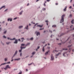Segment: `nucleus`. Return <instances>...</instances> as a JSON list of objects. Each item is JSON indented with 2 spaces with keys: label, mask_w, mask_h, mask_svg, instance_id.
I'll return each instance as SVG.
<instances>
[{
  "label": "nucleus",
  "mask_w": 74,
  "mask_h": 74,
  "mask_svg": "<svg viewBox=\"0 0 74 74\" xmlns=\"http://www.w3.org/2000/svg\"><path fill=\"white\" fill-rule=\"evenodd\" d=\"M21 49L19 50V52H21L22 51V46L21 47Z\"/></svg>",
  "instance_id": "ddd939ff"
},
{
  "label": "nucleus",
  "mask_w": 74,
  "mask_h": 74,
  "mask_svg": "<svg viewBox=\"0 0 74 74\" xmlns=\"http://www.w3.org/2000/svg\"><path fill=\"white\" fill-rule=\"evenodd\" d=\"M44 29V28H40V30H43Z\"/></svg>",
  "instance_id": "58836bf2"
},
{
  "label": "nucleus",
  "mask_w": 74,
  "mask_h": 74,
  "mask_svg": "<svg viewBox=\"0 0 74 74\" xmlns=\"http://www.w3.org/2000/svg\"><path fill=\"white\" fill-rule=\"evenodd\" d=\"M21 40H25V39L23 38H21Z\"/></svg>",
  "instance_id": "4c0bfd02"
},
{
  "label": "nucleus",
  "mask_w": 74,
  "mask_h": 74,
  "mask_svg": "<svg viewBox=\"0 0 74 74\" xmlns=\"http://www.w3.org/2000/svg\"><path fill=\"white\" fill-rule=\"evenodd\" d=\"M20 59H21L20 58H18V59H14V60H20Z\"/></svg>",
  "instance_id": "a878e982"
},
{
  "label": "nucleus",
  "mask_w": 74,
  "mask_h": 74,
  "mask_svg": "<svg viewBox=\"0 0 74 74\" xmlns=\"http://www.w3.org/2000/svg\"><path fill=\"white\" fill-rule=\"evenodd\" d=\"M29 5V3H28V4H27V6H28V5Z\"/></svg>",
  "instance_id": "338daca9"
},
{
  "label": "nucleus",
  "mask_w": 74,
  "mask_h": 74,
  "mask_svg": "<svg viewBox=\"0 0 74 74\" xmlns=\"http://www.w3.org/2000/svg\"><path fill=\"white\" fill-rule=\"evenodd\" d=\"M54 51H55V52H58V51H57L56 50H55Z\"/></svg>",
  "instance_id": "6e6d98bb"
},
{
  "label": "nucleus",
  "mask_w": 74,
  "mask_h": 74,
  "mask_svg": "<svg viewBox=\"0 0 74 74\" xmlns=\"http://www.w3.org/2000/svg\"><path fill=\"white\" fill-rule=\"evenodd\" d=\"M5 6H2V7H1V8H0V10H1V9H2V8H4V7H5Z\"/></svg>",
  "instance_id": "393cba45"
},
{
  "label": "nucleus",
  "mask_w": 74,
  "mask_h": 74,
  "mask_svg": "<svg viewBox=\"0 0 74 74\" xmlns=\"http://www.w3.org/2000/svg\"><path fill=\"white\" fill-rule=\"evenodd\" d=\"M23 12V11H21V12L19 13V14L20 15L22 14V13Z\"/></svg>",
  "instance_id": "4be33fe9"
},
{
  "label": "nucleus",
  "mask_w": 74,
  "mask_h": 74,
  "mask_svg": "<svg viewBox=\"0 0 74 74\" xmlns=\"http://www.w3.org/2000/svg\"><path fill=\"white\" fill-rule=\"evenodd\" d=\"M49 31L50 32H51V33H52V31H51V30H49Z\"/></svg>",
  "instance_id": "603ef678"
},
{
  "label": "nucleus",
  "mask_w": 74,
  "mask_h": 74,
  "mask_svg": "<svg viewBox=\"0 0 74 74\" xmlns=\"http://www.w3.org/2000/svg\"><path fill=\"white\" fill-rule=\"evenodd\" d=\"M45 22L47 23V25H48V21L47 20Z\"/></svg>",
  "instance_id": "6ab92c4d"
},
{
  "label": "nucleus",
  "mask_w": 74,
  "mask_h": 74,
  "mask_svg": "<svg viewBox=\"0 0 74 74\" xmlns=\"http://www.w3.org/2000/svg\"><path fill=\"white\" fill-rule=\"evenodd\" d=\"M30 40H33V38H32L30 39Z\"/></svg>",
  "instance_id": "72a5a7b5"
},
{
  "label": "nucleus",
  "mask_w": 74,
  "mask_h": 74,
  "mask_svg": "<svg viewBox=\"0 0 74 74\" xmlns=\"http://www.w3.org/2000/svg\"><path fill=\"white\" fill-rule=\"evenodd\" d=\"M56 5H58V3H56Z\"/></svg>",
  "instance_id": "13d9d810"
},
{
  "label": "nucleus",
  "mask_w": 74,
  "mask_h": 74,
  "mask_svg": "<svg viewBox=\"0 0 74 74\" xmlns=\"http://www.w3.org/2000/svg\"><path fill=\"white\" fill-rule=\"evenodd\" d=\"M63 50H67V49H66V48H64L63 49Z\"/></svg>",
  "instance_id": "c85d7f7f"
},
{
  "label": "nucleus",
  "mask_w": 74,
  "mask_h": 74,
  "mask_svg": "<svg viewBox=\"0 0 74 74\" xmlns=\"http://www.w3.org/2000/svg\"><path fill=\"white\" fill-rule=\"evenodd\" d=\"M63 21H64V19H62L61 20V21L60 22V23H62V22H63Z\"/></svg>",
  "instance_id": "f8f14e48"
},
{
  "label": "nucleus",
  "mask_w": 74,
  "mask_h": 74,
  "mask_svg": "<svg viewBox=\"0 0 74 74\" xmlns=\"http://www.w3.org/2000/svg\"><path fill=\"white\" fill-rule=\"evenodd\" d=\"M22 49H23V48H26V47H22Z\"/></svg>",
  "instance_id": "a19ab883"
},
{
  "label": "nucleus",
  "mask_w": 74,
  "mask_h": 74,
  "mask_svg": "<svg viewBox=\"0 0 74 74\" xmlns=\"http://www.w3.org/2000/svg\"><path fill=\"white\" fill-rule=\"evenodd\" d=\"M10 40H15V38H13L12 39H10Z\"/></svg>",
  "instance_id": "2f4dec72"
},
{
  "label": "nucleus",
  "mask_w": 74,
  "mask_h": 74,
  "mask_svg": "<svg viewBox=\"0 0 74 74\" xmlns=\"http://www.w3.org/2000/svg\"><path fill=\"white\" fill-rule=\"evenodd\" d=\"M18 43V40H16L14 42V44H17Z\"/></svg>",
  "instance_id": "1a4fd4ad"
},
{
  "label": "nucleus",
  "mask_w": 74,
  "mask_h": 74,
  "mask_svg": "<svg viewBox=\"0 0 74 74\" xmlns=\"http://www.w3.org/2000/svg\"><path fill=\"white\" fill-rule=\"evenodd\" d=\"M60 54H61V53H58V54H56V55L55 56V58H58V56Z\"/></svg>",
  "instance_id": "39448f33"
},
{
  "label": "nucleus",
  "mask_w": 74,
  "mask_h": 74,
  "mask_svg": "<svg viewBox=\"0 0 74 74\" xmlns=\"http://www.w3.org/2000/svg\"><path fill=\"white\" fill-rule=\"evenodd\" d=\"M10 42H6L7 44H10Z\"/></svg>",
  "instance_id": "c9c22d12"
},
{
  "label": "nucleus",
  "mask_w": 74,
  "mask_h": 74,
  "mask_svg": "<svg viewBox=\"0 0 74 74\" xmlns=\"http://www.w3.org/2000/svg\"><path fill=\"white\" fill-rule=\"evenodd\" d=\"M18 74H22V72H21L19 73Z\"/></svg>",
  "instance_id": "de8ad7c7"
},
{
  "label": "nucleus",
  "mask_w": 74,
  "mask_h": 74,
  "mask_svg": "<svg viewBox=\"0 0 74 74\" xmlns=\"http://www.w3.org/2000/svg\"><path fill=\"white\" fill-rule=\"evenodd\" d=\"M7 58H5V61H7Z\"/></svg>",
  "instance_id": "473e14b6"
},
{
  "label": "nucleus",
  "mask_w": 74,
  "mask_h": 74,
  "mask_svg": "<svg viewBox=\"0 0 74 74\" xmlns=\"http://www.w3.org/2000/svg\"><path fill=\"white\" fill-rule=\"evenodd\" d=\"M32 23H33V24H35V23H33V22H32Z\"/></svg>",
  "instance_id": "864d4df0"
},
{
  "label": "nucleus",
  "mask_w": 74,
  "mask_h": 74,
  "mask_svg": "<svg viewBox=\"0 0 74 74\" xmlns=\"http://www.w3.org/2000/svg\"><path fill=\"white\" fill-rule=\"evenodd\" d=\"M30 43H28L25 46H26V47H27V45H30Z\"/></svg>",
  "instance_id": "aec40b11"
},
{
  "label": "nucleus",
  "mask_w": 74,
  "mask_h": 74,
  "mask_svg": "<svg viewBox=\"0 0 74 74\" xmlns=\"http://www.w3.org/2000/svg\"><path fill=\"white\" fill-rule=\"evenodd\" d=\"M17 18H18V17H16L14 18V19H17Z\"/></svg>",
  "instance_id": "8fccbe9b"
},
{
  "label": "nucleus",
  "mask_w": 74,
  "mask_h": 74,
  "mask_svg": "<svg viewBox=\"0 0 74 74\" xmlns=\"http://www.w3.org/2000/svg\"><path fill=\"white\" fill-rule=\"evenodd\" d=\"M67 53V52H65V53H64L63 54V56H64V55H65V53Z\"/></svg>",
  "instance_id": "bb28decb"
},
{
  "label": "nucleus",
  "mask_w": 74,
  "mask_h": 74,
  "mask_svg": "<svg viewBox=\"0 0 74 74\" xmlns=\"http://www.w3.org/2000/svg\"><path fill=\"white\" fill-rule=\"evenodd\" d=\"M18 41H21V39H19L18 40Z\"/></svg>",
  "instance_id": "052dcab7"
},
{
  "label": "nucleus",
  "mask_w": 74,
  "mask_h": 74,
  "mask_svg": "<svg viewBox=\"0 0 74 74\" xmlns=\"http://www.w3.org/2000/svg\"><path fill=\"white\" fill-rule=\"evenodd\" d=\"M64 33H62L61 34V35L59 36V35H58V37H61V36H63V35H64Z\"/></svg>",
  "instance_id": "dca6fc26"
},
{
  "label": "nucleus",
  "mask_w": 74,
  "mask_h": 74,
  "mask_svg": "<svg viewBox=\"0 0 74 74\" xmlns=\"http://www.w3.org/2000/svg\"><path fill=\"white\" fill-rule=\"evenodd\" d=\"M47 44H46L44 46V47H43V49H42V51H43V52H44V50H45V49H44V47H46V46H47Z\"/></svg>",
  "instance_id": "423d86ee"
},
{
  "label": "nucleus",
  "mask_w": 74,
  "mask_h": 74,
  "mask_svg": "<svg viewBox=\"0 0 74 74\" xmlns=\"http://www.w3.org/2000/svg\"><path fill=\"white\" fill-rule=\"evenodd\" d=\"M65 14L63 15L62 16V19H64V17L65 16Z\"/></svg>",
  "instance_id": "9d476101"
},
{
  "label": "nucleus",
  "mask_w": 74,
  "mask_h": 74,
  "mask_svg": "<svg viewBox=\"0 0 74 74\" xmlns=\"http://www.w3.org/2000/svg\"><path fill=\"white\" fill-rule=\"evenodd\" d=\"M32 25L31 24H29V26H31Z\"/></svg>",
  "instance_id": "4d7b16f0"
},
{
  "label": "nucleus",
  "mask_w": 74,
  "mask_h": 74,
  "mask_svg": "<svg viewBox=\"0 0 74 74\" xmlns=\"http://www.w3.org/2000/svg\"><path fill=\"white\" fill-rule=\"evenodd\" d=\"M67 10V7H66L64 9V11H66Z\"/></svg>",
  "instance_id": "f3484780"
},
{
  "label": "nucleus",
  "mask_w": 74,
  "mask_h": 74,
  "mask_svg": "<svg viewBox=\"0 0 74 74\" xmlns=\"http://www.w3.org/2000/svg\"><path fill=\"white\" fill-rule=\"evenodd\" d=\"M1 30V28H0V32Z\"/></svg>",
  "instance_id": "bf43d9fd"
},
{
  "label": "nucleus",
  "mask_w": 74,
  "mask_h": 74,
  "mask_svg": "<svg viewBox=\"0 0 74 74\" xmlns=\"http://www.w3.org/2000/svg\"><path fill=\"white\" fill-rule=\"evenodd\" d=\"M10 62H7V63H3V64H1V65H0V67L2 66V65H4V64H10Z\"/></svg>",
  "instance_id": "f03ea898"
},
{
  "label": "nucleus",
  "mask_w": 74,
  "mask_h": 74,
  "mask_svg": "<svg viewBox=\"0 0 74 74\" xmlns=\"http://www.w3.org/2000/svg\"><path fill=\"white\" fill-rule=\"evenodd\" d=\"M69 8H70V9H71V6H70L69 7Z\"/></svg>",
  "instance_id": "c03bdc74"
},
{
  "label": "nucleus",
  "mask_w": 74,
  "mask_h": 74,
  "mask_svg": "<svg viewBox=\"0 0 74 74\" xmlns=\"http://www.w3.org/2000/svg\"><path fill=\"white\" fill-rule=\"evenodd\" d=\"M3 38H6V37L5 36H3Z\"/></svg>",
  "instance_id": "ea45409f"
},
{
  "label": "nucleus",
  "mask_w": 74,
  "mask_h": 74,
  "mask_svg": "<svg viewBox=\"0 0 74 74\" xmlns=\"http://www.w3.org/2000/svg\"><path fill=\"white\" fill-rule=\"evenodd\" d=\"M39 0H37L36 1V2H37V1H39Z\"/></svg>",
  "instance_id": "680f3d73"
},
{
  "label": "nucleus",
  "mask_w": 74,
  "mask_h": 74,
  "mask_svg": "<svg viewBox=\"0 0 74 74\" xmlns=\"http://www.w3.org/2000/svg\"><path fill=\"white\" fill-rule=\"evenodd\" d=\"M26 70L27 71H28V70L27 69H26Z\"/></svg>",
  "instance_id": "0e129e2a"
},
{
  "label": "nucleus",
  "mask_w": 74,
  "mask_h": 74,
  "mask_svg": "<svg viewBox=\"0 0 74 74\" xmlns=\"http://www.w3.org/2000/svg\"><path fill=\"white\" fill-rule=\"evenodd\" d=\"M45 10H46V9H45V8H44L42 9V10H43V11H45Z\"/></svg>",
  "instance_id": "c756f323"
},
{
  "label": "nucleus",
  "mask_w": 74,
  "mask_h": 74,
  "mask_svg": "<svg viewBox=\"0 0 74 74\" xmlns=\"http://www.w3.org/2000/svg\"><path fill=\"white\" fill-rule=\"evenodd\" d=\"M40 48V47L39 46H38L37 48V49H39Z\"/></svg>",
  "instance_id": "3c124183"
},
{
  "label": "nucleus",
  "mask_w": 74,
  "mask_h": 74,
  "mask_svg": "<svg viewBox=\"0 0 74 74\" xmlns=\"http://www.w3.org/2000/svg\"><path fill=\"white\" fill-rule=\"evenodd\" d=\"M71 46H72V45H70L68 47V48H69V50H70V49H71Z\"/></svg>",
  "instance_id": "0eeeda50"
},
{
  "label": "nucleus",
  "mask_w": 74,
  "mask_h": 74,
  "mask_svg": "<svg viewBox=\"0 0 74 74\" xmlns=\"http://www.w3.org/2000/svg\"><path fill=\"white\" fill-rule=\"evenodd\" d=\"M72 30H74V28H73V29H72Z\"/></svg>",
  "instance_id": "69168bd1"
},
{
  "label": "nucleus",
  "mask_w": 74,
  "mask_h": 74,
  "mask_svg": "<svg viewBox=\"0 0 74 74\" xmlns=\"http://www.w3.org/2000/svg\"><path fill=\"white\" fill-rule=\"evenodd\" d=\"M44 5L45 7V6H46V5H45V3H44Z\"/></svg>",
  "instance_id": "79ce46f5"
},
{
  "label": "nucleus",
  "mask_w": 74,
  "mask_h": 74,
  "mask_svg": "<svg viewBox=\"0 0 74 74\" xmlns=\"http://www.w3.org/2000/svg\"><path fill=\"white\" fill-rule=\"evenodd\" d=\"M18 52V51H16L14 55L12 57V58H14V56H15V55H16L17 54V53Z\"/></svg>",
  "instance_id": "7ed1b4c3"
},
{
  "label": "nucleus",
  "mask_w": 74,
  "mask_h": 74,
  "mask_svg": "<svg viewBox=\"0 0 74 74\" xmlns=\"http://www.w3.org/2000/svg\"><path fill=\"white\" fill-rule=\"evenodd\" d=\"M28 64V66H30V65H31V64Z\"/></svg>",
  "instance_id": "5fc2aeb1"
},
{
  "label": "nucleus",
  "mask_w": 74,
  "mask_h": 74,
  "mask_svg": "<svg viewBox=\"0 0 74 74\" xmlns=\"http://www.w3.org/2000/svg\"><path fill=\"white\" fill-rule=\"evenodd\" d=\"M71 23H72V24H73V23H74V20H72L71 21Z\"/></svg>",
  "instance_id": "412c9836"
},
{
  "label": "nucleus",
  "mask_w": 74,
  "mask_h": 74,
  "mask_svg": "<svg viewBox=\"0 0 74 74\" xmlns=\"http://www.w3.org/2000/svg\"><path fill=\"white\" fill-rule=\"evenodd\" d=\"M49 52V50L45 53V55H47L48 54V52Z\"/></svg>",
  "instance_id": "9b49d317"
},
{
  "label": "nucleus",
  "mask_w": 74,
  "mask_h": 74,
  "mask_svg": "<svg viewBox=\"0 0 74 74\" xmlns=\"http://www.w3.org/2000/svg\"><path fill=\"white\" fill-rule=\"evenodd\" d=\"M36 53V52H33L32 53V55H34V54H35V53Z\"/></svg>",
  "instance_id": "7c9ffc66"
},
{
  "label": "nucleus",
  "mask_w": 74,
  "mask_h": 74,
  "mask_svg": "<svg viewBox=\"0 0 74 74\" xmlns=\"http://www.w3.org/2000/svg\"><path fill=\"white\" fill-rule=\"evenodd\" d=\"M69 17H72V14H70L69 16Z\"/></svg>",
  "instance_id": "f704fd0d"
},
{
  "label": "nucleus",
  "mask_w": 74,
  "mask_h": 74,
  "mask_svg": "<svg viewBox=\"0 0 74 74\" xmlns=\"http://www.w3.org/2000/svg\"><path fill=\"white\" fill-rule=\"evenodd\" d=\"M8 40H10V38H8Z\"/></svg>",
  "instance_id": "09e8293b"
},
{
  "label": "nucleus",
  "mask_w": 74,
  "mask_h": 74,
  "mask_svg": "<svg viewBox=\"0 0 74 74\" xmlns=\"http://www.w3.org/2000/svg\"><path fill=\"white\" fill-rule=\"evenodd\" d=\"M7 33V31H5L4 32V34H5V33Z\"/></svg>",
  "instance_id": "49530a36"
},
{
  "label": "nucleus",
  "mask_w": 74,
  "mask_h": 74,
  "mask_svg": "<svg viewBox=\"0 0 74 74\" xmlns=\"http://www.w3.org/2000/svg\"><path fill=\"white\" fill-rule=\"evenodd\" d=\"M22 46H24L25 45V44H21Z\"/></svg>",
  "instance_id": "37998d69"
},
{
  "label": "nucleus",
  "mask_w": 74,
  "mask_h": 74,
  "mask_svg": "<svg viewBox=\"0 0 74 74\" xmlns=\"http://www.w3.org/2000/svg\"><path fill=\"white\" fill-rule=\"evenodd\" d=\"M28 25H27L26 27L25 28V29H27V30H28Z\"/></svg>",
  "instance_id": "5701e85b"
},
{
  "label": "nucleus",
  "mask_w": 74,
  "mask_h": 74,
  "mask_svg": "<svg viewBox=\"0 0 74 74\" xmlns=\"http://www.w3.org/2000/svg\"><path fill=\"white\" fill-rule=\"evenodd\" d=\"M50 1V0H47V1L48 2H49Z\"/></svg>",
  "instance_id": "a18cd8bd"
},
{
  "label": "nucleus",
  "mask_w": 74,
  "mask_h": 74,
  "mask_svg": "<svg viewBox=\"0 0 74 74\" xmlns=\"http://www.w3.org/2000/svg\"><path fill=\"white\" fill-rule=\"evenodd\" d=\"M22 53H20V56H22Z\"/></svg>",
  "instance_id": "e433bc0d"
},
{
  "label": "nucleus",
  "mask_w": 74,
  "mask_h": 74,
  "mask_svg": "<svg viewBox=\"0 0 74 74\" xmlns=\"http://www.w3.org/2000/svg\"><path fill=\"white\" fill-rule=\"evenodd\" d=\"M36 35H37V36H38V35H40V32H38L37 33Z\"/></svg>",
  "instance_id": "4468645a"
},
{
  "label": "nucleus",
  "mask_w": 74,
  "mask_h": 74,
  "mask_svg": "<svg viewBox=\"0 0 74 74\" xmlns=\"http://www.w3.org/2000/svg\"><path fill=\"white\" fill-rule=\"evenodd\" d=\"M54 59V57L53 56V55L51 54V60H53Z\"/></svg>",
  "instance_id": "20e7f679"
},
{
  "label": "nucleus",
  "mask_w": 74,
  "mask_h": 74,
  "mask_svg": "<svg viewBox=\"0 0 74 74\" xmlns=\"http://www.w3.org/2000/svg\"><path fill=\"white\" fill-rule=\"evenodd\" d=\"M56 27V25H53L52 26V27Z\"/></svg>",
  "instance_id": "cd10ccee"
},
{
  "label": "nucleus",
  "mask_w": 74,
  "mask_h": 74,
  "mask_svg": "<svg viewBox=\"0 0 74 74\" xmlns=\"http://www.w3.org/2000/svg\"><path fill=\"white\" fill-rule=\"evenodd\" d=\"M48 45H49V43H48Z\"/></svg>",
  "instance_id": "774afa93"
},
{
  "label": "nucleus",
  "mask_w": 74,
  "mask_h": 74,
  "mask_svg": "<svg viewBox=\"0 0 74 74\" xmlns=\"http://www.w3.org/2000/svg\"><path fill=\"white\" fill-rule=\"evenodd\" d=\"M42 26H43V25H37V27H42Z\"/></svg>",
  "instance_id": "6e6552de"
},
{
  "label": "nucleus",
  "mask_w": 74,
  "mask_h": 74,
  "mask_svg": "<svg viewBox=\"0 0 74 74\" xmlns=\"http://www.w3.org/2000/svg\"><path fill=\"white\" fill-rule=\"evenodd\" d=\"M12 21V20L11 19H8V21H10V22H11Z\"/></svg>",
  "instance_id": "2eb2a0df"
},
{
  "label": "nucleus",
  "mask_w": 74,
  "mask_h": 74,
  "mask_svg": "<svg viewBox=\"0 0 74 74\" xmlns=\"http://www.w3.org/2000/svg\"><path fill=\"white\" fill-rule=\"evenodd\" d=\"M8 69H11V67L9 65H7L5 68H4V69L5 70H7Z\"/></svg>",
  "instance_id": "f257e3e1"
},
{
  "label": "nucleus",
  "mask_w": 74,
  "mask_h": 74,
  "mask_svg": "<svg viewBox=\"0 0 74 74\" xmlns=\"http://www.w3.org/2000/svg\"><path fill=\"white\" fill-rule=\"evenodd\" d=\"M48 49H50V47H48Z\"/></svg>",
  "instance_id": "e2e57ef3"
},
{
  "label": "nucleus",
  "mask_w": 74,
  "mask_h": 74,
  "mask_svg": "<svg viewBox=\"0 0 74 74\" xmlns=\"http://www.w3.org/2000/svg\"><path fill=\"white\" fill-rule=\"evenodd\" d=\"M38 25V23H36L34 25V27L33 28L34 29V28H35V26H36V25Z\"/></svg>",
  "instance_id": "a211bd4d"
},
{
  "label": "nucleus",
  "mask_w": 74,
  "mask_h": 74,
  "mask_svg": "<svg viewBox=\"0 0 74 74\" xmlns=\"http://www.w3.org/2000/svg\"><path fill=\"white\" fill-rule=\"evenodd\" d=\"M23 27V26H20L19 27V29H21V28H22Z\"/></svg>",
  "instance_id": "b1692460"
}]
</instances>
